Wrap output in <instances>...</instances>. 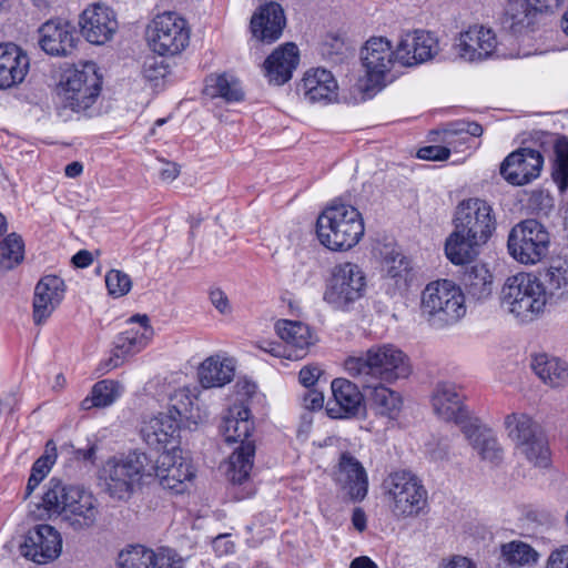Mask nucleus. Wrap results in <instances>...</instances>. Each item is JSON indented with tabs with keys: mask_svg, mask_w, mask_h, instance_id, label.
Returning a JSON list of instances; mask_svg holds the SVG:
<instances>
[{
	"mask_svg": "<svg viewBox=\"0 0 568 568\" xmlns=\"http://www.w3.org/2000/svg\"><path fill=\"white\" fill-rule=\"evenodd\" d=\"M352 524L354 528L359 532L366 529L367 518L365 511L362 508L357 507L353 510Z\"/></svg>",
	"mask_w": 568,
	"mask_h": 568,
	"instance_id": "obj_64",
	"label": "nucleus"
},
{
	"mask_svg": "<svg viewBox=\"0 0 568 568\" xmlns=\"http://www.w3.org/2000/svg\"><path fill=\"white\" fill-rule=\"evenodd\" d=\"M552 179L560 191L568 189V139L562 136L554 145Z\"/></svg>",
	"mask_w": 568,
	"mask_h": 568,
	"instance_id": "obj_50",
	"label": "nucleus"
},
{
	"mask_svg": "<svg viewBox=\"0 0 568 568\" xmlns=\"http://www.w3.org/2000/svg\"><path fill=\"white\" fill-rule=\"evenodd\" d=\"M64 296V282L55 275L43 276L34 288L33 321L43 324L61 303Z\"/></svg>",
	"mask_w": 568,
	"mask_h": 568,
	"instance_id": "obj_26",
	"label": "nucleus"
},
{
	"mask_svg": "<svg viewBox=\"0 0 568 568\" xmlns=\"http://www.w3.org/2000/svg\"><path fill=\"white\" fill-rule=\"evenodd\" d=\"M362 64L365 69V83L361 89L369 93L381 90L386 84V75L390 71L395 59V50L390 42L383 37L371 38L361 51Z\"/></svg>",
	"mask_w": 568,
	"mask_h": 568,
	"instance_id": "obj_13",
	"label": "nucleus"
},
{
	"mask_svg": "<svg viewBox=\"0 0 568 568\" xmlns=\"http://www.w3.org/2000/svg\"><path fill=\"white\" fill-rule=\"evenodd\" d=\"M52 463V456L51 455H42L40 458H38L32 468L30 475H36L38 479L41 481L47 476V474L50 471Z\"/></svg>",
	"mask_w": 568,
	"mask_h": 568,
	"instance_id": "obj_59",
	"label": "nucleus"
},
{
	"mask_svg": "<svg viewBox=\"0 0 568 568\" xmlns=\"http://www.w3.org/2000/svg\"><path fill=\"white\" fill-rule=\"evenodd\" d=\"M530 366L534 373L548 386L557 388L568 384V364L548 354L532 356Z\"/></svg>",
	"mask_w": 568,
	"mask_h": 568,
	"instance_id": "obj_33",
	"label": "nucleus"
},
{
	"mask_svg": "<svg viewBox=\"0 0 568 568\" xmlns=\"http://www.w3.org/2000/svg\"><path fill=\"white\" fill-rule=\"evenodd\" d=\"M286 20L283 8L273 1L261 6L258 12L251 19V31L253 37L262 42L272 43L283 32Z\"/></svg>",
	"mask_w": 568,
	"mask_h": 568,
	"instance_id": "obj_27",
	"label": "nucleus"
},
{
	"mask_svg": "<svg viewBox=\"0 0 568 568\" xmlns=\"http://www.w3.org/2000/svg\"><path fill=\"white\" fill-rule=\"evenodd\" d=\"M29 58L13 43H0V89L11 88L27 75Z\"/></svg>",
	"mask_w": 568,
	"mask_h": 568,
	"instance_id": "obj_29",
	"label": "nucleus"
},
{
	"mask_svg": "<svg viewBox=\"0 0 568 568\" xmlns=\"http://www.w3.org/2000/svg\"><path fill=\"white\" fill-rule=\"evenodd\" d=\"M153 473V459L145 453L134 450L125 456L110 458L101 470V479L111 498L126 500L136 487L150 480Z\"/></svg>",
	"mask_w": 568,
	"mask_h": 568,
	"instance_id": "obj_6",
	"label": "nucleus"
},
{
	"mask_svg": "<svg viewBox=\"0 0 568 568\" xmlns=\"http://www.w3.org/2000/svg\"><path fill=\"white\" fill-rule=\"evenodd\" d=\"M344 369L363 387L393 383L408 377L412 372L408 357L392 344L372 346L366 352L348 356L344 361Z\"/></svg>",
	"mask_w": 568,
	"mask_h": 568,
	"instance_id": "obj_2",
	"label": "nucleus"
},
{
	"mask_svg": "<svg viewBox=\"0 0 568 568\" xmlns=\"http://www.w3.org/2000/svg\"><path fill=\"white\" fill-rule=\"evenodd\" d=\"M78 486L65 485L58 478H51L45 485L42 504L51 515L62 516L69 504V496Z\"/></svg>",
	"mask_w": 568,
	"mask_h": 568,
	"instance_id": "obj_44",
	"label": "nucleus"
},
{
	"mask_svg": "<svg viewBox=\"0 0 568 568\" xmlns=\"http://www.w3.org/2000/svg\"><path fill=\"white\" fill-rule=\"evenodd\" d=\"M253 429V423L250 419V410L242 405H234L223 417L220 425V432L226 443H247V438Z\"/></svg>",
	"mask_w": 568,
	"mask_h": 568,
	"instance_id": "obj_32",
	"label": "nucleus"
},
{
	"mask_svg": "<svg viewBox=\"0 0 568 568\" xmlns=\"http://www.w3.org/2000/svg\"><path fill=\"white\" fill-rule=\"evenodd\" d=\"M81 33L92 44H104L118 30L114 11L102 3H93L83 10L79 19Z\"/></svg>",
	"mask_w": 568,
	"mask_h": 568,
	"instance_id": "obj_20",
	"label": "nucleus"
},
{
	"mask_svg": "<svg viewBox=\"0 0 568 568\" xmlns=\"http://www.w3.org/2000/svg\"><path fill=\"white\" fill-rule=\"evenodd\" d=\"M504 426L514 448L542 430L530 415L523 412L506 415Z\"/></svg>",
	"mask_w": 568,
	"mask_h": 568,
	"instance_id": "obj_38",
	"label": "nucleus"
},
{
	"mask_svg": "<svg viewBox=\"0 0 568 568\" xmlns=\"http://www.w3.org/2000/svg\"><path fill=\"white\" fill-rule=\"evenodd\" d=\"M439 568H475V565L466 557L455 556L439 565Z\"/></svg>",
	"mask_w": 568,
	"mask_h": 568,
	"instance_id": "obj_62",
	"label": "nucleus"
},
{
	"mask_svg": "<svg viewBox=\"0 0 568 568\" xmlns=\"http://www.w3.org/2000/svg\"><path fill=\"white\" fill-rule=\"evenodd\" d=\"M130 323L139 326L130 327L115 337L112 355L105 363L108 369L118 367L126 357L141 352L153 336V328L146 315H133Z\"/></svg>",
	"mask_w": 568,
	"mask_h": 568,
	"instance_id": "obj_16",
	"label": "nucleus"
},
{
	"mask_svg": "<svg viewBox=\"0 0 568 568\" xmlns=\"http://www.w3.org/2000/svg\"><path fill=\"white\" fill-rule=\"evenodd\" d=\"M514 449L516 455L536 468L546 469L551 465V450L544 430Z\"/></svg>",
	"mask_w": 568,
	"mask_h": 568,
	"instance_id": "obj_35",
	"label": "nucleus"
},
{
	"mask_svg": "<svg viewBox=\"0 0 568 568\" xmlns=\"http://www.w3.org/2000/svg\"><path fill=\"white\" fill-rule=\"evenodd\" d=\"M537 14L527 0H510L505 9L503 26L513 33L520 34L532 29Z\"/></svg>",
	"mask_w": 568,
	"mask_h": 568,
	"instance_id": "obj_34",
	"label": "nucleus"
},
{
	"mask_svg": "<svg viewBox=\"0 0 568 568\" xmlns=\"http://www.w3.org/2000/svg\"><path fill=\"white\" fill-rule=\"evenodd\" d=\"M142 73L148 81L158 82L166 77L169 70L162 60L152 57L144 61Z\"/></svg>",
	"mask_w": 568,
	"mask_h": 568,
	"instance_id": "obj_53",
	"label": "nucleus"
},
{
	"mask_svg": "<svg viewBox=\"0 0 568 568\" xmlns=\"http://www.w3.org/2000/svg\"><path fill=\"white\" fill-rule=\"evenodd\" d=\"M548 300L568 297V262L556 261L546 271L544 282Z\"/></svg>",
	"mask_w": 568,
	"mask_h": 568,
	"instance_id": "obj_45",
	"label": "nucleus"
},
{
	"mask_svg": "<svg viewBox=\"0 0 568 568\" xmlns=\"http://www.w3.org/2000/svg\"><path fill=\"white\" fill-rule=\"evenodd\" d=\"M366 276L355 263L345 262L336 265L324 292V301L334 310L348 312L364 297Z\"/></svg>",
	"mask_w": 568,
	"mask_h": 568,
	"instance_id": "obj_9",
	"label": "nucleus"
},
{
	"mask_svg": "<svg viewBox=\"0 0 568 568\" xmlns=\"http://www.w3.org/2000/svg\"><path fill=\"white\" fill-rule=\"evenodd\" d=\"M548 302L545 284L530 273L508 277L500 293L501 308L520 323H530L541 316Z\"/></svg>",
	"mask_w": 568,
	"mask_h": 568,
	"instance_id": "obj_4",
	"label": "nucleus"
},
{
	"mask_svg": "<svg viewBox=\"0 0 568 568\" xmlns=\"http://www.w3.org/2000/svg\"><path fill=\"white\" fill-rule=\"evenodd\" d=\"M178 453L181 450L162 452L153 460L154 473L151 474L150 479L156 478L164 489L174 494H183L187 488V483L194 477V471Z\"/></svg>",
	"mask_w": 568,
	"mask_h": 568,
	"instance_id": "obj_14",
	"label": "nucleus"
},
{
	"mask_svg": "<svg viewBox=\"0 0 568 568\" xmlns=\"http://www.w3.org/2000/svg\"><path fill=\"white\" fill-rule=\"evenodd\" d=\"M483 126L477 122L458 121L446 131V143L457 148V143H466L483 134Z\"/></svg>",
	"mask_w": 568,
	"mask_h": 568,
	"instance_id": "obj_51",
	"label": "nucleus"
},
{
	"mask_svg": "<svg viewBox=\"0 0 568 568\" xmlns=\"http://www.w3.org/2000/svg\"><path fill=\"white\" fill-rule=\"evenodd\" d=\"M105 285L109 295L118 298L126 295L130 292L132 287V281L126 273L119 270H111L105 275Z\"/></svg>",
	"mask_w": 568,
	"mask_h": 568,
	"instance_id": "obj_52",
	"label": "nucleus"
},
{
	"mask_svg": "<svg viewBox=\"0 0 568 568\" xmlns=\"http://www.w3.org/2000/svg\"><path fill=\"white\" fill-rule=\"evenodd\" d=\"M438 52L439 43L432 32L415 30L400 37L395 59L403 67H415L433 60Z\"/></svg>",
	"mask_w": 568,
	"mask_h": 568,
	"instance_id": "obj_17",
	"label": "nucleus"
},
{
	"mask_svg": "<svg viewBox=\"0 0 568 568\" xmlns=\"http://www.w3.org/2000/svg\"><path fill=\"white\" fill-rule=\"evenodd\" d=\"M463 282L467 294L477 301L487 300L493 293V275L484 264L468 268Z\"/></svg>",
	"mask_w": 568,
	"mask_h": 568,
	"instance_id": "obj_41",
	"label": "nucleus"
},
{
	"mask_svg": "<svg viewBox=\"0 0 568 568\" xmlns=\"http://www.w3.org/2000/svg\"><path fill=\"white\" fill-rule=\"evenodd\" d=\"M101 87L102 78L94 63L69 71L59 90L62 106L78 113L87 111L99 98Z\"/></svg>",
	"mask_w": 568,
	"mask_h": 568,
	"instance_id": "obj_11",
	"label": "nucleus"
},
{
	"mask_svg": "<svg viewBox=\"0 0 568 568\" xmlns=\"http://www.w3.org/2000/svg\"><path fill=\"white\" fill-rule=\"evenodd\" d=\"M257 347L263 351L264 353H267L274 357H285L287 358V352L286 348H284L283 345L272 342V341H263L261 342Z\"/></svg>",
	"mask_w": 568,
	"mask_h": 568,
	"instance_id": "obj_61",
	"label": "nucleus"
},
{
	"mask_svg": "<svg viewBox=\"0 0 568 568\" xmlns=\"http://www.w3.org/2000/svg\"><path fill=\"white\" fill-rule=\"evenodd\" d=\"M454 231L445 243L447 258L456 264L470 263L496 229L491 206L484 200L470 197L456 206Z\"/></svg>",
	"mask_w": 568,
	"mask_h": 568,
	"instance_id": "obj_1",
	"label": "nucleus"
},
{
	"mask_svg": "<svg viewBox=\"0 0 568 568\" xmlns=\"http://www.w3.org/2000/svg\"><path fill=\"white\" fill-rule=\"evenodd\" d=\"M180 169L176 163L165 162L160 171V176L163 181L171 182L178 178Z\"/></svg>",
	"mask_w": 568,
	"mask_h": 568,
	"instance_id": "obj_63",
	"label": "nucleus"
},
{
	"mask_svg": "<svg viewBox=\"0 0 568 568\" xmlns=\"http://www.w3.org/2000/svg\"><path fill=\"white\" fill-rule=\"evenodd\" d=\"M382 487L395 516H416L426 505L427 491L420 479L412 471L390 473L383 480Z\"/></svg>",
	"mask_w": 568,
	"mask_h": 568,
	"instance_id": "obj_8",
	"label": "nucleus"
},
{
	"mask_svg": "<svg viewBox=\"0 0 568 568\" xmlns=\"http://www.w3.org/2000/svg\"><path fill=\"white\" fill-rule=\"evenodd\" d=\"M331 388L333 400L327 404V414L332 418H352L361 413L364 396L355 383L346 378H335Z\"/></svg>",
	"mask_w": 568,
	"mask_h": 568,
	"instance_id": "obj_25",
	"label": "nucleus"
},
{
	"mask_svg": "<svg viewBox=\"0 0 568 568\" xmlns=\"http://www.w3.org/2000/svg\"><path fill=\"white\" fill-rule=\"evenodd\" d=\"M387 277L394 280L398 290H407L413 280L409 260L400 252L392 251L384 257Z\"/></svg>",
	"mask_w": 568,
	"mask_h": 568,
	"instance_id": "obj_46",
	"label": "nucleus"
},
{
	"mask_svg": "<svg viewBox=\"0 0 568 568\" xmlns=\"http://www.w3.org/2000/svg\"><path fill=\"white\" fill-rule=\"evenodd\" d=\"M371 406L377 415L396 418L402 408V397L396 392L384 386V383L373 384Z\"/></svg>",
	"mask_w": 568,
	"mask_h": 568,
	"instance_id": "obj_42",
	"label": "nucleus"
},
{
	"mask_svg": "<svg viewBox=\"0 0 568 568\" xmlns=\"http://www.w3.org/2000/svg\"><path fill=\"white\" fill-rule=\"evenodd\" d=\"M549 246L548 231L534 219L516 224L508 235V252L521 264L534 265L541 262L548 255Z\"/></svg>",
	"mask_w": 568,
	"mask_h": 568,
	"instance_id": "obj_10",
	"label": "nucleus"
},
{
	"mask_svg": "<svg viewBox=\"0 0 568 568\" xmlns=\"http://www.w3.org/2000/svg\"><path fill=\"white\" fill-rule=\"evenodd\" d=\"M322 374V369L316 365L304 366L298 374L303 386L310 388L314 386Z\"/></svg>",
	"mask_w": 568,
	"mask_h": 568,
	"instance_id": "obj_56",
	"label": "nucleus"
},
{
	"mask_svg": "<svg viewBox=\"0 0 568 568\" xmlns=\"http://www.w3.org/2000/svg\"><path fill=\"white\" fill-rule=\"evenodd\" d=\"M204 91L207 95L212 98L220 97L226 102H239L244 98L239 80L225 73L207 77Z\"/></svg>",
	"mask_w": 568,
	"mask_h": 568,
	"instance_id": "obj_43",
	"label": "nucleus"
},
{
	"mask_svg": "<svg viewBox=\"0 0 568 568\" xmlns=\"http://www.w3.org/2000/svg\"><path fill=\"white\" fill-rule=\"evenodd\" d=\"M234 376V367L230 361L219 357L206 358L199 367V379L204 388L222 387Z\"/></svg>",
	"mask_w": 568,
	"mask_h": 568,
	"instance_id": "obj_36",
	"label": "nucleus"
},
{
	"mask_svg": "<svg viewBox=\"0 0 568 568\" xmlns=\"http://www.w3.org/2000/svg\"><path fill=\"white\" fill-rule=\"evenodd\" d=\"M154 568H184V559L171 548H160Z\"/></svg>",
	"mask_w": 568,
	"mask_h": 568,
	"instance_id": "obj_54",
	"label": "nucleus"
},
{
	"mask_svg": "<svg viewBox=\"0 0 568 568\" xmlns=\"http://www.w3.org/2000/svg\"><path fill=\"white\" fill-rule=\"evenodd\" d=\"M465 395L462 387L450 382L438 383L432 395L434 413L445 422L464 425L468 410L464 405Z\"/></svg>",
	"mask_w": 568,
	"mask_h": 568,
	"instance_id": "obj_24",
	"label": "nucleus"
},
{
	"mask_svg": "<svg viewBox=\"0 0 568 568\" xmlns=\"http://www.w3.org/2000/svg\"><path fill=\"white\" fill-rule=\"evenodd\" d=\"M185 398L187 402H181L180 405L173 404L169 413H160L156 416L144 419L141 426V436L150 447L163 452L179 450L178 435L182 418L192 417V400L187 389H180L174 398Z\"/></svg>",
	"mask_w": 568,
	"mask_h": 568,
	"instance_id": "obj_7",
	"label": "nucleus"
},
{
	"mask_svg": "<svg viewBox=\"0 0 568 568\" xmlns=\"http://www.w3.org/2000/svg\"><path fill=\"white\" fill-rule=\"evenodd\" d=\"M464 433L484 460L496 465L503 460L504 449L497 437L490 432H480L477 427L464 426Z\"/></svg>",
	"mask_w": 568,
	"mask_h": 568,
	"instance_id": "obj_37",
	"label": "nucleus"
},
{
	"mask_svg": "<svg viewBox=\"0 0 568 568\" xmlns=\"http://www.w3.org/2000/svg\"><path fill=\"white\" fill-rule=\"evenodd\" d=\"M210 300L214 307L222 314L231 312V306L227 296L220 288H213L210 291Z\"/></svg>",
	"mask_w": 568,
	"mask_h": 568,
	"instance_id": "obj_58",
	"label": "nucleus"
},
{
	"mask_svg": "<svg viewBox=\"0 0 568 568\" xmlns=\"http://www.w3.org/2000/svg\"><path fill=\"white\" fill-rule=\"evenodd\" d=\"M24 257V242L18 233L8 234L0 242V270L10 271Z\"/></svg>",
	"mask_w": 568,
	"mask_h": 568,
	"instance_id": "obj_49",
	"label": "nucleus"
},
{
	"mask_svg": "<svg viewBox=\"0 0 568 568\" xmlns=\"http://www.w3.org/2000/svg\"><path fill=\"white\" fill-rule=\"evenodd\" d=\"M538 552L521 540L500 545V558L510 567H523L537 562Z\"/></svg>",
	"mask_w": 568,
	"mask_h": 568,
	"instance_id": "obj_47",
	"label": "nucleus"
},
{
	"mask_svg": "<svg viewBox=\"0 0 568 568\" xmlns=\"http://www.w3.org/2000/svg\"><path fill=\"white\" fill-rule=\"evenodd\" d=\"M154 550L142 545L128 546L118 556L119 568H154L156 561Z\"/></svg>",
	"mask_w": 568,
	"mask_h": 568,
	"instance_id": "obj_48",
	"label": "nucleus"
},
{
	"mask_svg": "<svg viewBox=\"0 0 568 568\" xmlns=\"http://www.w3.org/2000/svg\"><path fill=\"white\" fill-rule=\"evenodd\" d=\"M146 39L159 55H175L189 44L190 30L185 19L175 12L158 14L146 28Z\"/></svg>",
	"mask_w": 568,
	"mask_h": 568,
	"instance_id": "obj_12",
	"label": "nucleus"
},
{
	"mask_svg": "<svg viewBox=\"0 0 568 568\" xmlns=\"http://www.w3.org/2000/svg\"><path fill=\"white\" fill-rule=\"evenodd\" d=\"M544 156L540 151L520 148L511 152L500 165V174L513 185H525L540 175Z\"/></svg>",
	"mask_w": 568,
	"mask_h": 568,
	"instance_id": "obj_19",
	"label": "nucleus"
},
{
	"mask_svg": "<svg viewBox=\"0 0 568 568\" xmlns=\"http://www.w3.org/2000/svg\"><path fill=\"white\" fill-rule=\"evenodd\" d=\"M276 333L285 342L287 359L303 358L314 344V337L308 325L300 321L280 320L276 325Z\"/></svg>",
	"mask_w": 568,
	"mask_h": 568,
	"instance_id": "obj_28",
	"label": "nucleus"
},
{
	"mask_svg": "<svg viewBox=\"0 0 568 568\" xmlns=\"http://www.w3.org/2000/svg\"><path fill=\"white\" fill-rule=\"evenodd\" d=\"M300 55L296 44L288 42L274 50L265 60L264 70L271 83L282 85L290 81L298 64Z\"/></svg>",
	"mask_w": 568,
	"mask_h": 568,
	"instance_id": "obj_30",
	"label": "nucleus"
},
{
	"mask_svg": "<svg viewBox=\"0 0 568 568\" xmlns=\"http://www.w3.org/2000/svg\"><path fill=\"white\" fill-rule=\"evenodd\" d=\"M450 155V149L443 145H427L417 151V158L426 161H445Z\"/></svg>",
	"mask_w": 568,
	"mask_h": 568,
	"instance_id": "obj_55",
	"label": "nucleus"
},
{
	"mask_svg": "<svg viewBox=\"0 0 568 568\" xmlns=\"http://www.w3.org/2000/svg\"><path fill=\"white\" fill-rule=\"evenodd\" d=\"M465 314V295L453 281L430 282L422 292L420 316L430 327H449L458 323Z\"/></svg>",
	"mask_w": 568,
	"mask_h": 568,
	"instance_id": "obj_5",
	"label": "nucleus"
},
{
	"mask_svg": "<svg viewBox=\"0 0 568 568\" xmlns=\"http://www.w3.org/2000/svg\"><path fill=\"white\" fill-rule=\"evenodd\" d=\"M38 43L48 55L67 58L74 53L79 42L77 28L70 21L51 19L38 30Z\"/></svg>",
	"mask_w": 568,
	"mask_h": 568,
	"instance_id": "obj_15",
	"label": "nucleus"
},
{
	"mask_svg": "<svg viewBox=\"0 0 568 568\" xmlns=\"http://www.w3.org/2000/svg\"><path fill=\"white\" fill-rule=\"evenodd\" d=\"M364 222L358 210L348 204H332L317 217L316 235L320 243L334 252L354 247L364 235Z\"/></svg>",
	"mask_w": 568,
	"mask_h": 568,
	"instance_id": "obj_3",
	"label": "nucleus"
},
{
	"mask_svg": "<svg viewBox=\"0 0 568 568\" xmlns=\"http://www.w3.org/2000/svg\"><path fill=\"white\" fill-rule=\"evenodd\" d=\"M454 51L467 62L483 61L493 55L497 48L496 34L483 26L469 27L455 39Z\"/></svg>",
	"mask_w": 568,
	"mask_h": 568,
	"instance_id": "obj_21",
	"label": "nucleus"
},
{
	"mask_svg": "<svg viewBox=\"0 0 568 568\" xmlns=\"http://www.w3.org/2000/svg\"><path fill=\"white\" fill-rule=\"evenodd\" d=\"M99 517L100 504L97 497L80 486L69 496V504L61 516L77 531L92 528Z\"/></svg>",
	"mask_w": 568,
	"mask_h": 568,
	"instance_id": "obj_23",
	"label": "nucleus"
},
{
	"mask_svg": "<svg viewBox=\"0 0 568 568\" xmlns=\"http://www.w3.org/2000/svg\"><path fill=\"white\" fill-rule=\"evenodd\" d=\"M303 404L305 408L310 410L321 409L324 404V395L323 393L310 387L303 397Z\"/></svg>",
	"mask_w": 568,
	"mask_h": 568,
	"instance_id": "obj_60",
	"label": "nucleus"
},
{
	"mask_svg": "<svg viewBox=\"0 0 568 568\" xmlns=\"http://www.w3.org/2000/svg\"><path fill=\"white\" fill-rule=\"evenodd\" d=\"M123 386L113 379H102L97 382L90 394L81 402L83 410L91 408L109 407L122 395Z\"/></svg>",
	"mask_w": 568,
	"mask_h": 568,
	"instance_id": "obj_39",
	"label": "nucleus"
},
{
	"mask_svg": "<svg viewBox=\"0 0 568 568\" xmlns=\"http://www.w3.org/2000/svg\"><path fill=\"white\" fill-rule=\"evenodd\" d=\"M254 456L255 445L253 442H242V445L233 452L226 470L227 477L233 484H242L248 478Z\"/></svg>",
	"mask_w": 568,
	"mask_h": 568,
	"instance_id": "obj_40",
	"label": "nucleus"
},
{
	"mask_svg": "<svg viewBox=\"0 0 568 568\" xmlns=\"http://www.w3.org/2000/svg\"><path fill=\"white\" fill-rule=\"evenodd\" d=\"M335 483L353 501H362L368 493V476L362 463L351 453L341 454Z\"/></svg>",
	"mask_w": 568,
	"mask_h": 568,
	"instance_id": "obj_22",
	"label": "nucleus"
},
{
	"mask_svg": "<svg viewBox=\"0 0 568 568\" xmlns=\"http://www.w3.org/2000/svg\"><path fill=\"white\" fill-rule=\"evenodd\" d=\"M337 82L333 74L325 69H314L305 73L301 89L304 98L312 103H328L337 97Z\"/></svg>",
	"mask_w": 568,
	"mask_h": 568,
	"instance_id": "obj_31",
	"label": "nucleus"
},
{
	"mask_svg": "<svg viewBox=\"0 0 568 568\" xmlns=\"http://www.w3.org/2000/svg\"><path fill=\"white\" fill-rule=\"evenodd\" d=\"M62 550L60 532L52 526L41 524L29 530L21 545V555L39 565L59 557Z\"/></svg>",
	"mask_w": 568,
	"mask_h": 568,
	"instance_id": "obj_18",
	"label": "nucleus"
},
{
	"mask_svg": "<svg viewBox=\"0 0 568 568\" xmlns=\"http://www.w3.org/2000/svg\"><path fill=\"white\" fill-rule=\"evenodd\" d=\"M547 568H568V545L550 554L547 560Z\"/></svg>",
	"mask_w": 568,
	"mask_h": 568,
	"instance_id": "obj_57",
	"label": "nucleus"
}]
</instances>
